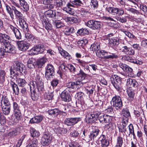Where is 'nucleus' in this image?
<instances>
[{"label":"nucleus","mask_w":147,"mask_h":147,"mask_svg":"<svg viewBox=\"0 0 147 147\" xmlns=\"http://www.w3.org/2000/svg\"><path fill=\"white\" fill-rule=\"evenodd\" d=\"M30 88L32 99L34 100L38 99L40 96V92L44 90L43 83L40 77L37 75L35 80L30 83Z\"/></svg>","instance_id":"nucleus-1"},{"label":"nucleus","mask_w":147,"mask_h":147,"mask_svg":"<svg viewBox=\"0 0 147 147\" xmlns=\"http://www.w3.org/2000/svg\"><path fill=\"white\" fill-rule=\"evenodd\" d=\"M10 37L5 34L0 33V43L5 46L0 47V58L6 57L7 53L15 52V47L10 44L9 40Z\"/></svg>","instance_id":"nucleus-2"},{"label":"nucleus","mask_w":147,"mask_h":147,"mask_svg":"<svg viewBox=\"0 0 147 147\" xmlns=\"http://www.w3.org/2000/svg\"><path fill=\"white\" fill-rule=\"evenodd\" d=\"M13 5H12L14 14L19 22L21 28L22 30L24 32H26L28 30V25L26 23L22 14L21 12L18 11L16 9V6L18 8L20 7V5L14 1L12 2Z\"/></svg>","instance_id":"nucleus-3"},{"label":"nucleus","mask_w":147,"mask_h":147,"mask_svg":"<svg viewBox=\"0 0 147 147\" xmlns=\"http://www.w3.org/2000/svg\"><path fill=\"white\" fill-rule=\"evenodd\" d=\"M78 75L81 77L77 78V80L75 81L69 82L67 84V86L68 88L74 89L75 88V86L80 84L82 83V81L86 77V74L84 73L81 69H80Z\"/></svg>","instance_id":"nucleus-4"},{"label":"nucleus","mask_w":147,"mask_h":147,"mask_svg":"<svg viewBox=\"0 0 147 147\" xmlns=\"http://www.w3.org/2000/svg\"><path fill=\"white\" fill-rule=\"evenodd\" d=\"M111 82L115 89L118 91H121V78L116 75H113L110 77Z\"/></svg>","instance_id":"nucleus-5"},{"label":"nucleus","mask_w":147,"mask_h":147,"mask_svg":"<svg viewBox=\"0 0 147 147\" xmlns=\"http://www.w3.org/2000/svg\"><path fill=\"white\" fill-rule=\"evenodd\" d=\"M106 10L110 14L113 16L114 17L116 16H122L124 14H126L125 12L124 13V10L122 8L109 7L107 8Z\"/></svg>","instance_id":"nucleus-6"},{"label":"nucleus","mask_w":147,"mask_h":147,"mask_svg":"<svg viewBox=\"0 0 147 147\" xmlns=\"http://www.w3.org/2000/svg\"><path fill=\"white\" fill-rule=\"evenodd\" d=\"M52 140L51 134L48 132L44 133L41 138L40 142L43 146H48Z\"/></svg>","instance_id":"nucleus-7"},{"label":"nucleus","mask_w":147,"mask_h":147,"mask_svg":"<svg viewBox=\"0 0 147 147\" xmlns=\"http://www.w3.org/2000/svg\"><path fill=\"white\" fill-rule=\"evenodd\" d=\"M113 106L117 110L121 109L123 106L121 98L118 96H115L112 99Z\"/></svg>","instance_id":"nucleus-8"},{"label":"nucleus","mask_w":147,"mask_h":147,"mask_svg":"<svg viewBox=\"0 0 147 147\" xmlns=\"http://www.w3.org/2000/svg\"><path fill=\"white\" fill-rule=\"evenodd\" d=\"M97 112H91L88 113L86 117V121L87 123L95 122L98 119Z\"/></svg>","instance_id":"nucleus-9"},{"label":"nucleus","mask_w":147,"mask_h":147,"mask_svg":"<svg viewBox=\"0 0 147 147\" xmlns=\"http://www.w3.org/2000/svg\"><path fill=\"white\" fill-rule=\"evenodd\" d=\"M45 49L44 45L42 44H39L34 46L30 50V52L32 55H37L42 53Z\"/></svg>","instance_id":"nucleus-10"},{"label":"nucleus","mask_w":147,"mask_h":147,"mask_svg":"<svg viewBox=\"0 0 147 147\" xmlns=\"http://www.w3.org/2000/svg\"><path fill=\"white\" fill-rule=\"evenodd\" d=\"M54 69L51 64H48L46 67L45 77L47 80H51L54 75Z\"/></svg>","instance_id":"nucleus-11"},{"label":"nucleus","mask_w":147,"mask_h":147,"mask_svg":"<svg viewBox=\"0 0 147 147\" xmlns=\"http://www.w3.org/2000/svg\"><path fill=\"white\" fill-rule=\"evenodd\" d=\"M102 23L100 22L94 20H90L87 22L86 25L93 30L99 29L101 27Z\"/></svg>","instance_id":"nucleus-12"},{"label":"nucleus","mask_w":147,"mask_h":147,"mask_svg":"<svg viewBox=\"0 0 147 147\" xmlns=\"http://www.w3.org/2000/svg\"><path fill=\"white\" fill-rule=\"evenodd\" d=\"M24 65L23 63L19 62L17 61H14L11 68L16 71H19L22 73L23 71Z\"/></svg>","instance_id":"nucleus-13"},{"label":"nucleus","mask_w":147,"mask_h":147,"mask_svg":"<svg viewBox=\"0 0 147 147\" xmlns=\"http://www.w3.org/2000/svg\"><path fill=\"white\" fill-rule=\"evenodd\" d=\"M80 120V118H67L64 120V123L68 126H71L77 123Z\"/></svg>","instance_id":"nucleus-14"},{"label":"nucleus","mask_w":147,"mask_h":147,"mask_svg":"<svg viewBox=\"0 0 147 147\" xmlns=\"http://www.w3.org/2000/svg\"><path fill=\"white\" fill-rule=\"evenodd\" d=\"M77 62L79 63V64L82 66L83 67L84 71L85 73H84H84L86 74V76L88 74H89L91 73L90 70L89 69V65H88L87 63L81 60L80 59H78L77 60Z\"/></svg>","instance_id":"nucleus-15"},{"label":"nucleus","mask_w":147,"mask_h":147,"mask_svg":"<svg viewBox=\"0 0 147 147\" xmlns=\"http://www.w3.org/2000/svg\"><path fill=\"white\" fill-rule=\"evenodd\" d=\"M121 50L124 54L127 55H133L135 54L134 50L126 46H123Z\"/></svg>","instance_id":"nucleus-16"},{"label":"nucleus","mask_w":147,"mask_h":147,"mask_svg":"<svg viewBox=\"0 0 147 147\" xmlns=\"http://www.w3.org/2000/svg\"><path fill=\"white\" fill-rule=\"evenodd\" d=\"M14 112L15 118H13V115H11L9 117V119L15 123H18L22 118L21 111H19Z\"/></svg>","instance_id":"nucleus-17"},{"label":"nucleus","mask_w":147,"mask_h":147,"mask_svg":"<svg viewBox=\"0 0 147 147\" xmlns=\"http://www.w3.org/2000/svg\"><path fill=\"white\" fill-rule=\"evenodd\" d=\"M17 43L19 49L22 51H25L28 49L30 46L29 44L25 41H19Z\"/></svg>","instance_id":"nucleus-18"},{"label":"nucleus","mask_w":147,"mask_h":147,"mask_svg":"<svg viewBox=\"0 0 147 147\" xmlns=\"http://www.w3.org/2000/svg\"><path fill=\"white\" fill-rule=\"evenodd\" d=\"M61 97L62 100L67 102H69L71 100V98L68 91L64 90L61 95Z\"/></svg>","instance_id":"nucleus-19"},{"label":"nucleus","mask_w":147,"mask_h":147,"mask_svg":"<svg viewBox=\"0 0 147 147\" xmlns=\"http://www.w3.org/2000/svg\"><path fill=\"white\" fill-rule=\"evenodd\" d=\"M92 130L91 131L90 135H89V138L91 140H92V139L94 140L98 135L99 132V129L96 127L93 126L92 127Z\"/></svg>","instance_id":"nucleus-20"},{"label":"nucleus","mask_w":147,"mask_h":147,"mask_svg":"<svg viewBox=\"0 0 147 147\" xmlns=\"http://www.w3.org/2000/svg\"><path fill=\"white\" fill-rule=\"evenodd\" d=\"M99 140L101 142L102 147H107L109 144V141L106 139L104 135H102L99 138Z\"/></svg>","instance_id":"nucleus-21"},{"label":"nucleus","mask_w":147,"mask_h":147,"mask_svg":"<svg viewBox=\"0 0 147 147\" xmlns=\"http://www.w3.org/2000/svg\"><path fill=\"white\" fill-rule=\"evenodd\" d=\"M1 105L2 106H11L10 101L6 96H3L1 98Z\"/></svg>","instance_id":"nucleus-22"},{"label":"nucleus","mask_w":147,"mask_h":147,"mask_svg":"<svg viewBox=\"0 0 147 147\" xmlns=\"http://www.w3.org/2000/svg\"><path fill=\"white\" fill-rule=\"evenodd\" d=\"M90 50L94 52H95L96 55L98 53V51L100 50V44L99 42H95L92 45L90 48Z\"/></svg>","instance_id":"nucleus-23"},{"label":"nucleus","mask_w":147,"mask_h":147,"mask_svg":"<svg viewBox=\"0 0 147 147\" xmlns=\"http://www.w3.org/2000/svg\"><path fill=\"white\" fill-rule=\"evenodd\" d=\"M20 6L24 11H27L29 9V6L25 0H19Z\"/></svg>","instance_id":"nucleus-24"},{"label":"nucleus","mask_w":147,"mask_h":147,"mask_svg":"<svg viewBox=\"0 0 147 147\" xmlns=\"http://www.w3.org/2000/svg\"><path fill=\"white\" fill-rule=\"evenodd\" d=\"M43 117L41 115H37L32 118L30 121V122L32 123H38L43 119Z\"/></svg>","instance_id":"nucleus-25"},{"label":"nucleus","mask_w":147,"mask_h":147,"mask_svg":"<svg viewBox=\"0 0 147 147\" xmlns=\"http://www.w3.org/2000/svg\"><path fill=\"white\" fill-rule=\"evenodd\" d=\"M47 61V59L45 57H43L37 60L36 61L35 64L38 67L41 68L46 62Z\"/></svg>","instance_id":"nucleus-26"},{"label":"nucleus","mask_w":147,"mask_h":147,"mask_svg":"<svg viewBox=\"0 0 147 147\" xmlns=\"http://www.w3.org/2000/svg\"><path fill=\"white\" fill-rule=\"evenodd\" d=\"M119 40L117 37H114L109 38V44L110 46L113 47L118 44Z\"/></svg>","instance_id":"nucleus-27"},{"label":"nucleus","mask_w":147,"mask_h":147,"mask_svg":"<svg viewBox=\"0 0 147 147\" xmlns=\"http://www.w3.org/2000/svg\"><path fill=\"white\" fill-rule=\"evenodd\" d=\"M60 112H61V111L57 109L50 110L48 111L49 114L53 117L57 116L58 115L60 114Z\"/></svg>","instance_id":"nucleus-28"},{"label":"nucleus","mask_w":147,"mask_h":147,"mask_svg":"<svg viewBox=\"0 0 147 147\" xmlns=\"http://www.w3.org/2000/svg\"><path fill=\"white\" fill-rule=\"evenodd\" d=\"M127 92L129 97L131 100H133L134 98L135 95L134 90L132 89L131 87H129L127 88Z\"/></svg>","instance_id":"nucleus-29"},{"label":"nucleus","mask_w":147,"mask_h":147,"mask_svg":"<svg viewBox=\"0 0 147 147\" xmlns=\"http://www.w3.org/2000/svg\"><path fill=\"white\" fill-rule=\"evenodd\" d=\"M127 84L128 86L135 87L137 86L138 83L135 80L129 78L127 80Z\"/></svg>","instance_id":"nucleus-30"},{"label":"nucleus","mask_w":147,"mask_h":147,"mask_svg":"<svg viewBox=\"0 0 147 147\" xmlns=\"http://www.w3.org/2000/svg\"><path fill=\"white\" fill-rule=\"evenodd\" d=\"M28 30L27 32H24L26 33L25 36L27 39L30 42L34 43L35 42V38L34 37L32 34L29 33L27 32H28Z\"/></svg>","instance_id":"nucleus-31"},{"label":"nucleus","mask_w":147,"mask_h":147,"mask_svg":"<svg viewBox=\"0 0 147 147\" xmlns=\"http://www.w3.org/2000/svg\"><path fill=\"white\" fill-rule=\"evenodd\" d=\"M21 130V128L18 127L16 128L15 129L10 132L9 133V136H16L20 132Z\"/></svg>","instance_id":"nucleus-32"},{"label":"nucleus","mask_w":147,"mask_h":147,"mask_svg":"<svg viewBox=\"0 0 147 147\" xmlns=\"http://www.w3.org/2000/svg\"><path fill=\"white\" fill-rule=\"evenodd\" d=\"M42 24L43 26L45 27L48 31L51 30L52 28V25L49 23L45 19L43 20L42 21Z\"/></svg>","instance_id":"nucleus-33"},{"label":"nucleus","mask_w":147,"mask_h":147,"mask_svg":"<svg viewBox=\"0 0 147 147\" xmlns=\"http://www.w3.org/2000/svg\"><path fill=\"white\" fill-rule=\"evenodd\" d=\"M129 132L126 131L125 134L126 136H129L130 134H132L134 137L135 136V134L134 132V128L133 125L132 124H130L128 126Z\"/></svg>","instance_id":"nucleus-34"},{"label":"nucleus","mask_w":147,"mask_h":147,"mask_svg":"<svg viewBox=\"0 0 147 147\" xmlns=\"http://www.w3.org/2000/svg\"><path fill=\"white\" fill-rule=\"evenodd\" d=\"M60 49L61 50H60L59 49L60 54L66 59H70L71 58V56L70 54L67 52L63 49H62V50H61V48H60Z\"/></svg>","instance_id":"nucleus-35"},{"label":"nucleus","mask_w":147,"mask_h":147,"mask_svg":"<svg viewBox=\"0 0 147 147\" xmlns=\"http://www.w3.org/2000/svg\"><path fill=\"white\" fill-rule=\"evenodd\" d=\"M64 31L65 34L69 35L74 32L75 30L73 27H66L65 28Z\"/></svg>","instance_id":"nucleus-36"},{"label":"nucleus","mask_w":147,"mask_h":147,"mask_svg":"<svg viewBox=\"0 0 147 147\" xmlns=\"http://www.w3.org/2000/svg\"><path fill=\"white\" fill-rule=\"evenodd\" d=\"M65 21L71 24L76 23L78 22V20L74 17H67L65 18Z\"/></svg>","instance_id":"nucleus-37"},{"label":"nucleus","mask_w":147,"mask_h":147,"mask_svg":"<svg viewBox=\"0 0 147 147\" xmlns=\"http://www.w3.org/2000/svg\"><path fill=\"white\" fill-rule=\"evenodd\" d=\"M6 9L8 13L9 14L11 19L13 20L14 19V15L13 13V11L12 7H11L7 5H6Z\"/></svg>","instance_id":"nucleus-38"},{"label":"nucleus","mask_w":147,"mask_h":147,"mask_svg":"<svg viewBox=\"0 0 147 147\" xmlns=\"http://www.w3.org/2000/svg\"><path fill=\"white\" fill-rule=\"evenodd\" d=\"M16 81L19 86H24L26 84V82L25 79L23 78H17Z\"/></svg>","instance_id":"nucleus-39"},{"label":"nucleus","mask_w":147,"mask_h":147,"mask_svg":"<svg viewBox=\"0 0 147 147\" xmlns=\"http://www.w3.org/2000/svg\"><path fill=\"white\" fill-rule=\"evenodd\" d=\"M54 11L51 9L46 11L45 14L47 17L51 18L54 19Z\"/></svg>","instance_id":"nucleus-40"},{"label":"nucleus","mask_w":147,"mask_h":147,"mask_svg":"<svg viewBox=\"0 0 147 147\" xmlns=\"http://www.w3.org/2000/svg\"><path fill=\"white\" fill-rule=\"evenodd\" d=\"M13 91L16 94H18L19 93V89L17 85L13 82L11 83Z\"/></svg>","instance_id":"nucleus-41"},{"label":"nucleus","mask_w":147,"mask_h":147,"mask_svg":"<svg viewBox=\"0 0 147 147\" xmlns=\"http://www.w3.org/2000/svg\"><path fill=\"white\" fill-rule=\"evenodd\" d=\"M30 133L31 136L33 137H38L40 135L39 131L33 128L31 129Z\"/></svg>","instance_id":"nucleus-42"},{"label":"nucleus","mask_w":147,"mask_h":147,"mask_svg":"<svg viewBox=\"0 0 147 147\" xmlns=\"http://www.w3.org/2000/svg\"><path fill=\"white\" fill-rule=\"evenodd\" d=\"M77 33L80 35H84L88 34V30L86 28H82L78 30L77 32Z\"/></svg>","instance_id":"nucleus-43"},{"label":"nucleus","mask_w":147,"mask_h":147,"mask_svg":"<svg viewBox=\"0 0 147 147\" xmlns=\"http://www.w3.org/2000/svg\"><path fill=\"white\" fill-rule=\"evenodd\" d=\"M2 110L3 113L6 115H8L10 111L11 106H2Z\"/></svg>","instance_id":"nucleus-44"},{"label":"nucleus","mask_w":147,"mask_h":147,"mask_svg":"<svg viewBox=\"0 0 147 147\" xmlns=\"http://www.w3.org/2000/svg\"><path fill=\"white\" fill-rule=\"evenodd\" d=\"M122 114L123 117L127 118L130 116V113L128 109L127 108L123 109L122 111Z\"/></svg>","instance_id":"nucleus-45"},{"label":"nucleus","mask_w":147,"mask_h":147,"mask_svg":"<svg viewBox=\"0 0 147 147\" xmlns=\"http://www.w3.org/2000/svg\"><path fill=\"white\" fill-rule=\"evenodd\" d=\"M123 138L119 136L117 138V142L115 147H121L123 143Z\"/></svg>","instance_id":"nucleus-46"},{"label":"nucleus","mask_w":147,"mask_h":147,"mask_svg":"<svg viewBox=\"0 0 147 147\" xmlns=\"http://www.w3.org/2000/svg\"><path fill=\"white\" fill-rule=\"evenodd\" d=\"M5 72L3 70H0V84H3L4 82Z\"/></svg>","instance_id":"nucleus-47"},{"label":"nucleus","mask_w":147,"mask_h":147,"mask_svg":"<svg viewBox=\"0 0 147 147\" xmlns=\"http://www.w3.org/2000/svg\"><path fill=\"white\" fill-rule=\"evenodd\" d=\"M111 54L110 55H106L105 56L104 58L106 59H116L118 57V55H117L115 53H109L108 54Z\"/></svg>","instance_id":"nucleus-48"},{"label":"nucleus","mask_w":147,"mask_h":147,"mask_svg":"<svg viewBox=\"0 0 147 147\" xmlns=\"http://www.w3.org/2000/svg\"><path fill=\"white\" fill-rule=\"evenodd\" d=\"M98 114V118L100 123H104L105 116L103 113H101L99 112H97Z\"/></svg>","instance_id":"nucleus-49"},{"label":"nucleus","mask_w":147,"mask_h":147,"mask_svg":"<svg viewBox=\"0 0 147 147\" xmlns=\"http://www.w3.org/2000/svg\"><path fill=\"white\" fill-rule=\"evenodd\" d=\"M114 17L117 21L122 23H125L127 21L126 18L123 17H121V16H116Z\"/></svg>","instance_id":"nucleus-50"},{"label":"nucleus","mask_w":147,"mask_h":147,"mask_svg":"<svg viewBox=\"0 0 147 147\" xmlns=\"http://www.w3.org/2000/svg\"><path fill=\"white\" fill-rule=\"evenodd\" d=\"M34 62L32 59H30L27 62V66L28 68L30 69H32L34 67Z\"/></svg>","instance_id":"nucleus-51"},{"label":"nucleus","mask_w":147,"mask_h":147,"mask_svg":"<svg viewBox=\"0 0 147 147\" xmlns=\"http://www.w3.org/2000/svg\"><path fill=\"white\" fill-rule=\"evenodd\" d=\"M113 117L112 116H110L109 115H106L104 121V123H112Z\"/></svg>","instance_id":"nucleus-52"},{"label":"nucleus","mask_w":147,"mask_h":147,"mask_svg":"<svg viewBox=\"0 0 147 147\" xmlns=\"http://www.w3.org/2000/svg\"><path fill=\"white\" fill-rule=\"evenodd\" d=\"M53 94L52 92H49L45 96V98L48 100H51L53 97Z\"/></svg>","instance_id":"nucleus-53"},{"label":"nucleus","mask_w":147,"mask_h":147,"mask_svg":"<svg viewBox=\"0 0 147 147\" xmlns=\"http://www.w3.org/2000/svg\"><path fill=\"white\" fill-rule=\"evenodd\" d=\"M56 3L57 6L61 7L65 5V0H56Z\"/></svg>","instance_id":"nucleus-54"},{"label":"nucleus","mask_w":147,"mask_h":147,"mask_svg":"<svg viewBox=\"0 0 147 147\" xmlns=\"http://www.w3.org/2000/svg\"><path fill=\"white\" fill-rule=\"evenodd\" d=\"M63 10L71 15H73L74 14V9L70 7H65L64 8Z\"/></svg>","instance_id":"nucleus-55"},{"label":"nucleus","mask_w":147,"mask_h":147,"mask_svg":"<svg viewBox=\"0 0 147 147\" xmlns=\"http://www.w3.org/2000/svg\"><path fill=\"white\" fill-rule=\"evenodd\" d=\"M15 36L17 39H20L22 38L21 34L19 30L17 29L15 32H14Z\"/></svg>","instance_id":"nucleus-56"},{"label":"nucleus","mask_w":147,"mask_h":147,"mask_svg":"<svg viewBox=\"0 0 147 147\" xmlns=\"http://www.w3.org/2000/svg\"><path fill=\"white\" fill-rule=\"evenodd\" d=\"M123 32L128 37L136 39V37L132 34L126 30L123 31Z\"/></svg>","instance_id":"nucleus-57"},{"label":"nucleus","mask_w":147,"mask_h":147,"mask_svg":"<svg viewBox=\"0 0 147 147\" xmlns=\"http://www.w3.org/2000/svg\"><path fill=\"white\" fill-rule=\"evenodd\" d=\"M69 147H80V145L77 142H71L69 143Z\"/></svg>","instance_id":"nucleus-58"},{"label":"nucleus","mask_w":147,"mask_h":147,"mask_svg":"<svg viewBox=\"0 0 147 147\" xmlns=\"http://www.w3.org/2000/svg\"><path fill=\"white\" fill-rule=\"evenodd\" d=\"M71 3L72 4L77 6H80L81 4H83L82 1L80 0H74L71 2Z\"/></svg>","instance_id":"nucleus-59"},{"label":"nucleus","mask_w":147,"mask_h":147,"mask_svg":"<svg viewBox=\"0 0 147 147\" xmlns=\"http://www.w3.org/2000/svg\"><path fill=\"white\" fill-rule=\"evenodd\" d=\"M13 107L14 112H16L20 111L19 109V106L18 104L16 102H13Z\"/></svg>","instance_id":"nucleus-60"},{"label":"nucleus","mask_w":147,"mask_h":147,"mask_svg":"<svg viewBox=\"0 0 147 147\" xmlns=\"http://www.w3.org/2000/svg\"><path fill=\"white\" fill-rule=\"evenodd\" d=\"M67 67L68 69H69L70 71L73 73H74L76 71V68L71 64L70 63L67 64Z\"/></svg>","instance_id":"nucleus-61"},{"label":"nucleus","mask_w":147,"mask_h":147,"mask_svg":"<svg viewBox=\"0 0 147 147\" xmlns=\"http://www.w3.org/2000/svg\"><path fill=\"white\" fill-rule=\"evenodd\" d=\"M140 7L141 10L147 14V7L146 5L141 4L140 5Z\"/></svg>","instance_id":"nucleus-62"},{"label":"nucleus","mask_w":147,"mask_h":147,"mask_svg":"<svg viewBox=\"0 0 147 147\" xmlns=\"http://www.w3.org/2000/svg\"><path fill=\"white\" fill-rule=\"evenodd\" d=\"M91 5L94 8L96 9L98 7V2L95 0H92L91 1Z\"/></svg>","instance_id":"nucleus-63"},{"label":"nucleus","mask_w":147,"mask_h":147,"mask_svg":"<svg viewBox=\"0 0 147 147\" xmlns=\"http://www.w3.org/2000/svg\"><path fill=\"white\" fill-rule=\"evenodd\" d=\"M126 126L123 125H121L119 127V131L121 133H124L126 131Z\"/></svg>","instance_id":"nucleus-64"}]
</instances>
